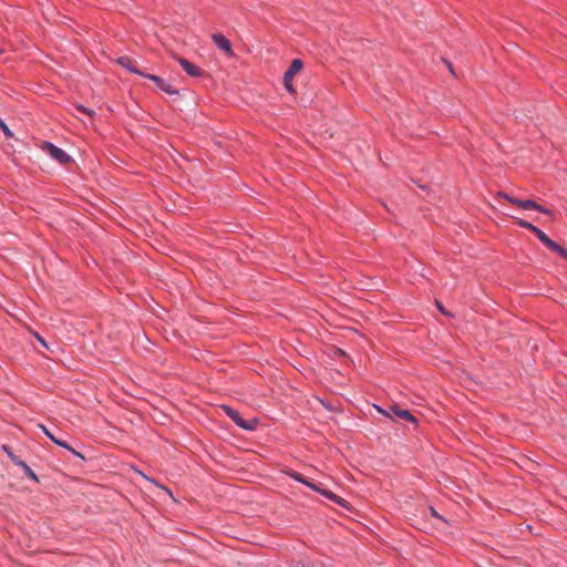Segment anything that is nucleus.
Returning <instances> with one entry per match:
<instances>
[{
	"instance_id": "1",
	"label": "nucleus",
	"mask_w": 567,
	"mask_h": 567,
	"mask_svg": "<svg viewBox=\"0 0 567 567\" xmlns=\"http://www.w3.org/2000/svg\"><path fill=\"white\" fill-rule=\"evenodd\" d=\"M497 196L499 197H503L505 198L507 202H509L511 204L513 205H516L520 208H524V209H535L539 213H543L545 215H551V210L539 205L538 203H536L535 200L533 199H518L516 197H513L506 193H503V192H499L497 194Z\"/></svg>"
},
{
	"instance_id": "2",
	"label": "nucleus",
	"mask_w": 567,
	"mask_h": 567,
	"mask_svg": "<svg viewBox=\"0 0 567 567\" xmlns=\"http://www.w3.org/2000/svg\"><path fill=\"white\" fill-rule=\"evenodd\" d=\"M220 409L225 412V414L230 417L234 423L236 425H238L239 427L244 429V430H247V431H252L257 427L258 425V420L257 419H251V420H244L240 415V413L238 411H236L235 409H233L231 406L229 405H221Z\"/></svg>"
},
{
	"instance_id": "3",
	"label": "nucleus",
	"mask_w": 567,
	"mask_h": 567,
	"mask_svg": "<svg viewBox=\"0 0 567 567\" xmlns=\"http://www.w3.org/2000/svg\"><path fill=\"white\" fill-rule=\"evenodd\" d=\"M42 150L45 151L59 164L65 165L72 161L71 156L62 148L58 147L51 142H44Z\"/></svg>"
},
{
	"instance_id": "4",
	"label": "nucleus",
	"mask_w": 567,
	"mask_h": 567,
	"mask_svg": "<svg viewBox=\"0 0 567 567\" xmlns=\"http://www.w3.org/2000/svg\"><path fill=\"white\" fill-rule=\"evenodd\" d=\"M303 68V62L300 59H295L290 63L288 70L284 74V85L288 92H293L292 79Z\"/></svg>"
},
{
	"instance_id": "5",
	"label": "nucleus",
	"mask_w": 567,
	"mask_h": 567,
	"mask_svg": "<svg viewBox=\"0 0 567 567\" xmlns=\"http://www.w3.org/2000/svg\"><path fill=\"white\" fill-rule=\"evenodd\" d=\"M535 236L544 244L548 249L557 252L561 258L567 260V250L559 244L550 239L542 229H538Z\"/></svg>"
},
{
	"instance_id": "6",
	"label": "nucleus",
	"mask_w": 567,
	"mask_h": 567,
	"mask_svg": "<svg viewBox=\"0 0 567 567\" xmlns=\"http://www.w3.org/2000/svg\"><path fill=\"white\" fill-rule=\"evenodd\" d=\"M141 76L150 79L151 81H153L156 84V86L161 91H163L169 95H178L179 94V91L177 89L173 87L168 82H166L161 76L150 74V73H141Z\"/></svg>"
},
{
	"instance_id": "7",
	"label": "nucleus",
	"mask_w": 567,
	"mask_h": 567,
	"mask_svg": "<svg viewBox=\"0 0 567 567\" xmlns=\"http://www.w3.org/2000/svg\"><path fill=\"white\" fill-rule=\"evenodd\" d=\"M212 40L215 43V45L225 52L228 56L234 55L231 42L221 33H214L212 34Z\"/></svg>"
},
{
	"instance_id": "8",
	"label": "nucleus",
	"mask_w": 567,
	"mask_h": 567,
	"mask_svg": "<svg viewBox=\"0 0 567 567\" xmlns=\"http://www.w3.org/2000/svg\"><path fill=\"white\" fill-rule=\"evenodd\" d=\"M311 489L319 493L320 495H322L323 497L332 501L333 503L340 505L341 507H344V508H348V503L344 498L338 496L337 494H334L333 492L329 491V489H326V488H322L320 487L318 484H315V486H311Z\"/></svg>"
},
{
	"instance_id": "9",
	"label": "nucleus",
	"mask_w": 567,
	"mask_h": 567,
	"mask_svg": "<svg viewBox=\"0 0 567 567\" xmlns=\"http://www.w3.org/2000/svg\"><path fill=\"white\" fill-rule=\"evenodd\" d=\"M384 413V411H382ZM390 417L398 416L411 423H416L415 416L408 410L400 409L398 405H392L390 412H385Z\"/></svg>"
},
{
	"instance_id": "10",
	"label": "nucleus",
	"mask_w": 567,
	"mask_h": 567,
	"mask_svg": "<svg viewBox=\"0 0 567 567\" xmlns=\"http://www.w3.org/2000/svg\"><path fill=\"white\" fill-rule=\"evenodd\" d=\"M177 62L179 63V65L183 68V70L189 75V76H193V78H198V76H202L203 74V71L196 66L195 64H193L190 61H188L187 59H184V58H177Z\"/></svg>"
},
{
	"instance_id": "11",
	"label": "nucleus",
	"mask_w": 567,
	"mask_h": 567,
	"mask_svg": "<svg viewBox=\"0 0 567 567\" xmlns=\"http://www.w3.org/2000/svg\"><path fill=\"white\" fill-rule=\"evenodd\" d=\"M116 63L120 64L121 66L125 68L128 72L133 73V74H138L141 75V73H144L143 71L138 70L137 68L134 66L132 60L128 58V56H120L116 59Z\"/></svg>"
},
{
	"instance_id": "12",
	"label": "nucleus",
	"mask_w": 567,
	"mask_h": 567,
	"mask_svg": "<svg viewBox=\"0 0 567 567\" xmlns=\"http://www.w3.org/2000/svg\"><path fill=\"white\" fill-rule=\"evenodd\" d=\"M285 474L288 475L289 477H291L292 480H295L296 482L308 486L309 488H311V486H315V484H316V483L309 481L308 478H306L300 473L292 471V470L285 471Z\"/></svg>"
},
{
	"instance_id": "13",
	"label": "nucleus",
	"mask_w": 567,
	"mask_h": 567,
	"mask_svg": "<svg viewBox=\"0 0 567 567\" xmlns=\"http://www.w3.org/2000/svg\"><path fill=\"white\" fill-rule=\"evenodd\" d=\"M17 465L22 467L24 470V473L32 478L33 481H38V476L30 468V466L25 462H17Z\"/></svg>"
},
{
	"instance_id": "14",
	"label": "nucleus",
	"mask_w": 567,
	"mask_h": 567,
	"mask_svg": "<svg viewBox=\"0 0 567 567\" xmlns=\"http://www.w3.org/2000/svg\"><path fill=\"white\" fill-rule=\"evenodd\" d=\"M517 224L520 227L526 228V229L533 231L534 234H536V231L539 229L538 227L534 226L532 223H529L527 220L518 219Z\"/></svg>"
},
{
	"instance_id": "15",
	"label": "nucleus",
	"mask_w": 567,
	"mask_h": 567,
	"mask_svg": "<svg viewBox=\"0 0 567 567\" xmlns=\"http://www.w3.org/2000/svg\"><path fill=\"white\" fill-rule=\"evenodd\" d=\"M0 130L2 131V133L4 134V136L7 138H12L13 137L12 131L9 128V126L1 118H0Z\"/></svg>"
},
{
	"instance_id": "16",
	"label": "nucleus",
	"mask_w": 567,
	"mask_h": 567,
	"mask_svg": "<svg viewBox=\"0 0 567 567\" xmlns=\"http://www.w3.org/2000/svg\"><path fill=\"white\" fill-rule=\"evenodd\" d=\"M75 109H76L79 112H81V113H83V114L87 115V116H89V117H91V118H92V117H93V115H94V111H92V110H90V109L85 107V106H84V105H82V104H78V105L75 106Z\"/></svg>"
},
{
	"instance_id": "17",
	"label": "nucleus",
	"mask_w": 567,
	"mask_h": 567,
	"mask_svg": "<svg viewBox=\"0 0 567 567\" xmlns=\"http://www.w3.org/2000/svg\"><path fill=\"white\" fill-rule=\"evenodd\" d=\"M38 426L45 434V436H48L52 442H54L56 437L49 431V429L45 425L39 424Z\"/></svg>"
},
{
	"instance_id": "18",
	"label": "nucleus",
	"mask_w": 567,
	"mask_h": 567,
	"mask_svg": "<svg viewBox=\"0 0 567 567\" xmlns=\"http://www.w3.org/2000/svg\"><path fill=\"white\" fill-rule=\"evenodd\" d=\"M2 449L8 454V456L14 462V464H17V462H21L20 460L16 458V456L13 455V453L11 452V450L7 445H3Z\"/></svg>"
},
{
	"instance_id": "19",
	"label": "nucleus",
	"mask_w": 567,
	"mask_h": 567,
	"mask_svg": "<svg viewBox=\"0 0 567 567\" xmlns=\"http://www.w3.org/2000/svg\"><path fill=\"white\" fill-rule=\"evenodd\" d=\"M53 443L65 449V450L70 449V445L65 441L55 439Z\"/></svg>"
},
{
	"instance_id": "20",
	"label": "nucleus",
	"mask_w": 567,
	"mask_h": 567,
	"mask_svg": "<svg viewBox=\"0 0 567 567\" xmlns=\"http://www.w3.org/2000/svg\"><path fill=\"white\" fill-rule=\"evenodd\" d=\"M431 515L442 522H446L436 511L434 507H430Z\"/></svg>"
},
{
	"instance_id": "21",
	"label": "nucleus",
	"mask_w": 567,
	"mask_h": 567,
	"mask_svg": "<svg viewBox=\"0 0 567 567\" xmlns=\"http://www.w3.org/2000/svg\"><path fill=\"white\" fill-rule=\"evenodd\" d=\"M68 451H70L73 455L80 457V458H84V456L78 452L76 450H74L71 445H70V449H68Z\"/></svg>"
},
{
	"instance_id": "22",
	"label": "nucleus",
	"mask_w": 567,
	"mask_h": 567,
	"mask_svg": "<svg viewBox=\"0 0 567 567\" xmlns=\"http://www.w3.org/2000/svg\"><path fill=\"white\" fill-rule=\"evenodd\" d=\"M68 451H70L73 455L80 457V458H84V456L78 452L76 450H74L71 445H70V449H68Z\"/></svg>"
},
{
	"instance_id": "23",
	"label": "nucleus",
	"mask_w": 567,
	"mask_h": 567,
	"mask_svg": "<svg viewBox=\"0 0 567 567\" xmlns=\"http://www.w3.org/2000/svg\"><path fill=\"white\" fill-rule=\"evenodd\" d=\"M37 339H38V340H39V341H40L44 347H47V344H45L44 340H43V339H42V337H41V336H39L38 333H37Z\"/></svg>"
},
{
	"instance_id": "24",
	"label": "nucleus",
	"mask_w": 567,
	"mask_h": 567,
	"mask_svg": "<svg viewBox=\"0 0 567 567\" xmlns=\"http://www.w3.org/2000/svg\"><path fill=\"white\" fill-rule=\"evenodd\" d=\"M142 475H143V476H144L148 482L155 483V481H154V480H152V478L147 477V476H146V475H144L143 473H142Z\"/></svg>"
},
{
	"instance_id": "25",
	"label": "nucleus",
	"mask_w": 567,
	"mask_h": 567,
	"mask_svg": "<svg viewBox=\"0 0 567 567\" xmlns=\"http://www.w3.org/2000/svg\"><path fill=\"white\" fill-rule=\"evenodd\" d=\"M161 487H162V488H164V489L167 492V494H169L171 496H173V495H172L171 489H168V488H166V487H164V486H161Z\"/></svg>"
},
{
	"instance_id": "26",
	"label": "nucleus",
	"mask_w": 567,
	"mask_h": 567,
	"mask_svg": "<svg viewBox=\"0 0 567 567\" xmlns=\"http://www.w3.org/2000/svg\"><path fill=\"white\" fill-rule=\"evenodd\" d=\"M437 307H439V309H440L443 313H445V312H444V310H443V307H442L439 302H437Z\"/></svg>"
},
{
	"instance_id": "27",
	"label": "nucleus",
	"mask_w": 567,
	"mask_h": 567,
	"mask_svg": "<svg viewBox=\"0 0 567 567\" xmlns=\"http://www.w3.org/2000/svg\"><path fill=\"white\" fill-rule=\"evenodd\" d=\"M0 53H2V50H0Z\"/></svg>"
}]
</instances>
